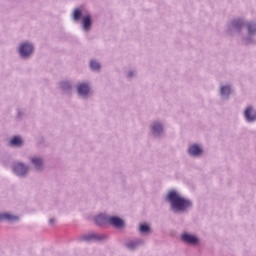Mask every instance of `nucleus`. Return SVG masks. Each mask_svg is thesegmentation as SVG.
Masks as SVG:
<instances>
[{"mask_svg":"<svg viewBox=\"0 0 256 256\" xmlns=\"http://www.w3.org/2000/svg\"><path fill=\"white\" fill-rule=\"evenodd\" d=\"M167 199L173 211H186L191 207V201L185 199L177 191L172 190L168 193Z\"/></svg>","mask_w":256,"mask_h":256,"instance_id":"obj_1","label":"nucleus"},{"mask_svg":"<svg viewBox=\"0 0 256 256\" xmlns=\"http://www.w3.org/2000/svg\"><path fill=\"white\" fill-rule=\"evenodd\" d=\"M19 53H20L21 57H29L31 55V53H33V45H31L27 42L21 44V46L19 48Z\"/></svg>","mask_w":256,"mask_h":256,"instance_id":"obj_2","label":"nucleus"},{"mask_svg":"<svg viewBox=\"0 0 256 256\" xmlns=\"http://www.w3.org/2000/svg\"><path fill=\"white\" fill-rule=\"evenodd\" d=\"M108 223L112 225L113 227H116L117 229H121L123 225H125V222H123V219L117 217V216H112L108 218Z\"/></svg>","mask_w":256,"mask_h":256,"instance_id":"obj_3","label":"nucleus"},{"mask_svg":"<svg viewBox=\"0 0 256 256\" xmlns=\"http://www.w3.org/2000/svg\"><path fill=\"white\" fill-rule=\"evenodd\" d=\"M182 240L185 243H189L190 245H197V243H199V239L197 238V236L191 234H183Z\"/></svg>","mask_w":256,"mask_h":256,"instance_id":"obj_4","label":"nucleus"},{"mask_svg":"<svg viewBox=\"0 0 256 256\" xmlns=\"http://www.w3.org/2000/svg\"><path fill=\"white\" fill-rule=\"evenodd\" d=\"M14 171L17 173L20 177H23V175H26L27 171H29V168L25 166V164L18 163L14 166Z\"/></svg>","mask_w":256,"mask_h":256,"instance_id":"obj_5","label":"nucleus"},{"mask_svg":"<svg viewBox=\"0 0 256 256\" xmlns=\"http://www.w3.org/2000/svg\"><path fill=\"white\" fill-rule=\"evenodd\" d=\"M244 116L247 119V121H255L256 120V112L253 110L252 107L246 108L244 112Z\"/></svg>","mask_w":256,"mask_h":256,"instance_id":"obj_6","label":"nucleus"},{"mask_svg":"<svg viewBox=\"0 0 256 256\" xmlns=\"http://www.w3.org/2000/svg\"><path fill=\"white\" fill-rule=\"evenodd\" d=\"M82 25L84 31H89L91 29V16L90 15H85L82 17Z\"/></svg>","mask_w":256,"mask_h":256,"instance_id":"obj_7","label":"nucleus"},{"mask_svg":"<svg viewBox=\"0 0 256 256\" xmlns=\"http://www.w3.org/2000/svg\"><path fill=\"white\" fill-rule=\"evenodd\" d=\"M19 216H14L9 213L0 214V221H18Z\"/></svg>","mask_w":256,"mask_h":256,"instance_id":"obj_8","label":"nucleus"},{"mask_svg":"<svg viewBox=\"0 0 256 256\" xmlns=\"http://www.w3.org/2000/svg\"><path fill=\"white\" fill-rule=\"evenodd\" d=\"M188 153L194 157H197V155H201V153H203V150H201V148L197 145H192L189 147Z\"/></svg>","mask_w":256,"mask_h":256,"instance_id":"obj_9","label":"nucleus"},{"mask_svg":"<svg viewBox=\"0 0 256 256\" xmlns=\"http://www.w3.org/2000/svg\"><path fill=\"white\" fill-rule=\"evenodd\" d=\"M78 93L79 95H89V84L82 83L78 85Z\"/></svg>","mask_w":256,"mask_h":256,"instance_id":"obj_10","label":"nucleus"},{"mask_svg":"<svg viewBox=\"0 0 256 256\" xmlns=\"http://www.w3.org/2000/svg\"><path fill=\"white\" fill-rule=\"evenodd\" d=\"M96 225H105V221H108L107 216L105 214H100L94 218Z\"/></svg>","mask_w":256,"mask_h":256,"instance_id":"obj_11","label":"nucleus"},{"mask_svg":"<svg viewBox=\"0 0 256 256\" xmlns=\"http://www.w3.org/2000/svg\"><path fill=\"white\" fill-rule=\"evenodd\" d=\"M99 239H101V238L97 234H88V235L83 236L84 241H97Z\"/></svg>","mask_w":256,"mask_h":256,"instance_id":"obj_12","label":"nucleus"},{"mask_svg":"<svg viewBox=\"0 0 256 256\" xmlns=\"http://www.w3.org/2000/svg\"><path fill=\"white\" fill-rule=\"evenodd\" d=\"M23 144V140H21L20 137L18 136H15L14 138H12L10 140V145H14L16 147H19V145H22Z\"/></svg>","mask_w":256,"mask_h":256,"instance_id":"obj_13","label":"nucleus"},{"mask_svg":"<svg viewBox=\"0 0 256 256\" xmlns=\"http://www.w3.org/2000/svg\"><path fill=\"white\" fill-rule=\"evenodd\" d=\"M152 131H153L154 135H156L157 133H162L163 132V126L159 123L154 124L152 126Z\"/></svg>","mask_w":256,"mask_h":256,"instance_id":"obj_14","label":"nucleus"},{"mask_svg":"<svg viewBox=\"0 0 256 256\" xmlns=\"http://www.w3.org/2000/svg\"><path fill=\"white\" fill-rule=\"evenodd\" d=\"M32 163L36 167V169H41V166L43 165V160L40 158L34 157L32 158Z\"/></svg>","mask_w":256,"mask_h":256,"instance_id":"obj_15","label":"nucleus"},{"mask_svg":"<svg viewBox=\"0 0 256 256\" xmlns=\"http://www.w3.org/2000/svg\"><path fill=\"white\" fill-rule=\"evenodd\" d=\"M90 67L93 71H99L101 69V65L95 61L90 62Z\"/></svg>","mask_w":256,"mask_h":256,"instance_id":"obj_16","label":"nucleus"},{"mask_svg":"<svg viewBox=\"0 0 256 256\" xmlns=\"http://www.w3.org/2000/svg\"><path fill=\"white\" fill-rule=\"evenodd\" d=\"M81 15H82L81 10L79 9L74 10V13H73L74 21H79V19H81Z\"/></svg>","mask_w":256,"mask_h":256,"instance_id":"obj_17","label":"nucleus"},{"mask_svg":"<svg viewBox=\"0 0 256 256\" xmlns=\"http://www.w3.org/2000/svg\"><path fill=\"white\" fill-rule=\"evenodd\" d=\"M222 95H229L231 93V87L230 86H223L221 88Z\"/></svg>","mask_w":256,"mask_h":256,"instance_id":"obj_18","label":"nucleus"},{"mask_svg":"<svg viewBox=\"0 0 256 256\" xmlns=\"http://www.w3.org/2000/svg\"><path fill=\"white\" fill-rule=\"evenodd\" d=\"M140 231L141 233H149V227L147 226V224H141Z\"/></svg>","mask_w":256,"mask_h":256,"instance_id":"obj_19","label":"nucleus"},{"mask_svg":"<svg viewBox=\"0 0 256 256\" xmlns=\"http://www.w3.org/2000/svg\"><path fill=\"white\" fill-rule=\"evenodd\" d=\"M137 245H139V242H129L127 244L128 249H135V247H137Z\"/></svg>","mask_w":256,"mask_h":256,"instance_id":"obj_20","label":"nucleus"},{"mask_svg":"<svg viewBox=\"0 0 256 256\" xmlns=\"http://www.w3.org/2000/svg\"><path fill=\"white\" fill-rule=\"evenodd\" d=\"M255 31H256V26H254V29H253V25L248 24V32L251 34V33H255Z\"/></svg>","mask_w":256,"mask_h":256,"instance_id":"obj_21","label":"nucleus"},{"mask_svg":"<svg viewBox=\"0 0 256 256\" xmlns=\"http://www.w3.org/2000/svg\"><path fill=\"white\" fill-rule=\"evenodd\" d=\"M243 25V23L241 22V20L238 21H234V27L239 28Z\"/></svg>","mask_w":256,"mask_h":256,"instance_id":"obj_22","label":"nucleus"},{"mask_svg":"<svg viewBox=\"0 0 256 256\" xmlns=\"http://www.w3.org/2000/svg\"><path fill=\"white\" fill-rule=\"evenodd\" d=\"M63 89H71V85L69 84V82H65L62 84Z\"/></svg>","mask_w":256,"mask_h":256,"instance_id":"obj_23","label":"nucleus"},{"mask_svg":"<svg viewBox=\"0 0 256 256\" xmlns=\"http://www.w3.org/2000/svg\"><path fill=\"white\" fill-rule=\"evenodd\" d=\"M49 223H50V225H55V218H51V219L49 220Z\"/></svg>","mask_w":256,"mask_h":256,"instance_id":"obj_24","label":"nucleus"}]
</instances>
